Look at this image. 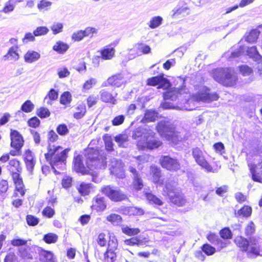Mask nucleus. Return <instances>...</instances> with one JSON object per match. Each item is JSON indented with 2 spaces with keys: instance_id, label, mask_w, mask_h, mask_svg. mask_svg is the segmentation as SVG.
Segmentation results:
<instances>
[{
  "instance_id": "nucleus-1",
  "label": "nucleus",
  "mask_w": 262,
  "mask_h": 262,
  "mask_svg": "<svg viewBox=\"0 0 262 262\" xmlns=\"http://www.w3.org/2000/svg\"><path fill=\"white\" fill-rule=\"evenodd\" d=\"M186 77L178 76L174 79V87H171L170 81L165 77V74L161 72L158 75L149 77L146 79V84L148 86H157L158 89L166 90L163 94L164 100H176L179 96L189 94L186 85Z\"/></svg>"
},
{
  "instance_id": "nucleus-2",
  "label": "nucleus",
  "mask_w": 262,
  "mask_h": 262,
  "mask_svg": "<svg viewBox=\"0 0 262 262\" xmlns=\"http://www.w3.org/2000/svg\"><path fill=\"white\" fill-rule=\"evenodd\" d=\"M58 135L53 129L47 133V151L45 158L52 169L60 168L66 165L68 154L70 150L69 148L63 149L60 145L52 144L59 139Z\"/></svg>"
},
{
  "instance_id": "nucleus-3",
  "label": "nucleus",
  "mask_w": 262,
  "mask_h": 262,
  "mask_svg": "<svg viewBox=\"0 0 262 262\" xmlns=\"http://www.w3.org/2000/svg\"><path fill=\"white\" fill-rule=\"evenodd\" d=\"M7 169L15 186L12 196H18V192L23 196L25 194L26 189L21 176L23 168L20 161L15 158L10 160L7 165Z\"/></svg>"
},
{
  "instance_id": "nucleus-4",
  "label": "nucleus",
  "mask_w": 262,
  "mask_h": 262,
  "mask_svg": "<svg viewBox=\"0 0 262 262\" xmlns=\"http://www.w3.org/2000/svg\"><path fill=\"white\" fill-rule=\"evenodd\" d=\"M83 155L85 158L86 167L89 169L105 168L107 164L105 154L97 147L88 146L83 149Z\"/></svg>"
},
{
  "instance_id": "nucleus-5",
  "label": "nucleus",
  "mask_w": 262,
  "mask_h": 262,
  "mask_svg": "<svg viewBox=\"0 0 262 262\" xmlns=\"http://www.w3.org/2000/svg\"><path fill=\"white\" fill-rule=\"evenodd\" d=\"M234 74V71L229 68L217 70L213 72V78L225 86L232 87L236 85L237 81V77Z\"/></svg>"
},
{
  "instance_id": "nucleus-6",
  "label": "nucleus",
  "mask_w": 262,
  "mask_h": 262,
  "mask_svg": "<svg viewBox=\"0 0 262 262\" xmlns=\"http://www.w3.org/2000/svg\"><path fill=\"white\" fill-rule=\"evenodd\" d=\"M100 192L114 202H122L128 199L126 193L119 187L111 185L102 186L100 189Z\"/></svg>"
},
{
  "instance_id": "nucleus-7",
  "label": "nucleus",
  "mask_w": 262,
  "mask_h": 262,
  "mask_svg": "<svg viewBox=\"0 0 262 262\" xmlns=\"http://www.w3.org/2000/svg\"><path fill=\"white\" fill-rule=\"evenodd\" d=\"M156 130L160 135L172 142L178 140L180 137V133L176 129L175 126L172 125H167L164 121L157 123Z\"/></svg>"
},
{
  "instance_id": "nucleus-8",
  "label": "nucleus",
  "mask_w": 262,
  "mask_h": 262,
  "mask_svg": "<svg viewBox=\"0 0 262 262\" xmlns=\"http://www.w3.org/2000/svg\"><path fill=\"white\" fill-rule=\"evenodd\" d=\"M192 155L197 164L207 172H214L216 170L209 163L206 159L203 151L200 148L195 147L192 148Z\"/></svg>"
},
{
  "instance_id": "nucleus-9",
  "label": "nucleus",
  "mask_w": 262,
  "mask_h": 262,
  "mask_svg": "<svg viewBox=\"0 0 262 262\" xmlns=\"http://www.w3.org/2000/svg\"><path fill=\"white\" fill-rule=\"evenodd\" d=\"M159 164L163 168L170 172L178 171L181 167L179 160L169 156H161Z\"/></svg>"
},
{
  "instance_id": "nucleus-10",
  "label": "nucleus",
  "mask_w": 262,
  "mask_h": 262,
  "mask_svg": "<svg viewBox=\"0 0 262 262\" xmlns=\"http://www.w3.org/2000/svg\"><path fill=\"white\" fill-rule=\"evenodd\" d=\"M118 247L116 239H110L108 241L107 247L103 254V262H117V254L115 250Z\"/></svg>"
},
{
  "instance_id": "nucleus-11",
  "label": "nucleus",
  "mask_w": 262,
  "mask_h": 262,
  "mask_svg": "<svg viewBox=\"0 0 262 262\" xmlns=\"http://www.w3.org/2000/svg\"><path fill=\"white\" fill-rule=\"evenodd\" d=\"M99 94L100 99L103 102L113 105L117 103L116 97L118 94L113 89L104 87L100 91Z\"/></svg>"
},
{
  "instance_id": "nucleus-12",
  "label": "nucleus",
  "mask_w": 262,
  "mask_h": 262,
  "mask_svg": "<svg viewBox=\"0 0 262 262\" xmlns=\"http://www.w3.org/2000/svg\"><path fill=\"white\" fill-rule=\"evenodd\" d=\"M125 83V78L121 73L114 74L108 77L106 81L102 84V87L110 85L115 88H119Z\"/></svg>"
},
{
  "instance_id": "nucleus-13",
  "label": "nucleus",
  "mask_w": 262,
  "mask_h": 262,
  "mask_svg": "<svg viewBox=\"0 0 262 262\" xmlns=\"http://www.w3.org/2000/svg\"><path fill=\"white\" fill-rule=\"evenodd\" d=\"M119 41L115 40L110 44L104 47L100 50L99 51L100 56L103 60H111L113 58L115 53V48L118 44ZM99 58V56H97Z\"/></svg>"
},
{
  "instance_id": "nucleus-14",
  "label": "nucleus",
  "mask_w": 262,
  "mask_h": 262,
  "mask_svg": "<svg viewBox=\"0 0 262 262\" xmlns=\"http://www.w3.org/2000/svg\"><path fill=\"white\" fill-rule=\"evenodd\" d=\"M90 207L92 210L97 212L104 211L107 207L105 199L100 194H97L93 198Z\"/></svg>"
},
{
  "instance_id": "nucleus-15",
  "label": "nucleus",
  "mask_w": 262,
  "mask_h": 262,
  "mask_svg": "<svg viewBox=\"0 0 262 262\" xmlns=\"http://www.w3.org/2000/svg\"><path fill=\"white\" fill-rule=\"evenodd\" d=\"M73 169L77 173H80L82 175L90 174V170L92 169H89L86 165H84L82 156L80 155H78L74 157L73 160Z\"/></svg>"
},
{
  "instance_id": "nucleus-16",
  "label": "nucleus",
  "mask_w": 262,
  "mask_h": 262,
  "mask_svg": "<svg viewBox=\"0 0 262 262\" xmlns=\"http://www.w3.org/2000/svg\"><path fill=\"white\" fill-rule=\"evenodd\" d=\"M149 174L152 182L157 186H161L164 183V179L162 178V170L157 165H152L149 167Z\"/></svg>"
},
{
  "instance_id": "nucleus-17",
  "label": "nucleus",
  "mask_w": 262,
  "mask_h": 262,
  "mask_svg": "<svg viewBox=\"0 0 262 262\" xmlns=\"http://www.w3.org/2000/svg\"><path fill=\"white\" fill-rule=\"evenodd\" d=\"M10 146L22 148L24 145V140L23 136L18 131L15 129H10Z\"/></svg>"
},
{
  "instance_id": "nucleus-18",
  "label": "nucleus",
  "mask_w": 262,
  "mask_h": 262,
  "mask_svg": "<svg viewBox=\"0 0 262 262\" xmlns=\"http://www.w3.org/2000/svg\"><path fill=\"white\" fill-rule=\"evenodd\" d=\"M250 172L251 174L252 180L256 182H262V168L259 166V162L257 164L251 163L248 165Z\"/></svg>"
},
{
  "instance_id": "nucleus-19",
  "label": "nucleus",
  "mask_w": 262,
  "mask_h": 262,
  "mask_svg": "<svg viewBox=\"0 0 262 262\" xmlns=\"http://www.w3.org/2000/svg\"><path fill=\"white\" fill-rule=\"evenodd\" d=\"M23 159L27 169L32 171L35 166L36 160L33 153L31 150L27 149L25 151Z\"/></svg>"
},
{
  "instance_id": "nucleus-20",
  "label": "nucleus",
  "mask_w": 262,
  "mask_h": 262,
  "mask_svg": "<svg viewBox=\"0 0 262 262\" xmlns=\"http://www.w3.org/2000/svg\"><path fill=\"white\" fill-rule=\"evenodd\" d=\"M18 45H15L10 47L7 53L3 56L4 60L17 61L19 58V54L18 52Z\"/></svg>"
},
{
  "instance_id": "nucleus-21",
  "label": "nucleus",
  "mask_w": 262,
  "mask_h": 262,
  "mask_svg": "<svg viewBox=\"0 0 262 262\" xmlns=\"http://www.w3.org/2000/svg\"><path fill=\"white\" fill-rule=\"evenodd\" d=\"M206 238L211 243L218 245L219 250L227 247V243L221 239L215 233L210 232Z\"/></svg>"
},
{
  "instance_id": "nucleus-22",
  "label": "nucleus",
  "mask_w": 262,
  "mask_h": 262,
  "mask_svg": "<svg viewBox=\"0 0 262 262\" xmlns=\"http://www.w3.org/2000/svg\"><path fill=\"white\" fill-rule=\"evenodd\" d=\"M250 246V249L245 251L248 258H253L260 255V246L255 239L251 243Z\"/></svg>"
},
{
  "instance_id": "nucleus-23",
  "label": "nucleus",
  "mask_w": 262,
  "mask_h": 262,
  "mask_svg": "<svg viewBox=\"0 0 262 262\" xmlns=\"http://www.w3.org/2000/svg\"><path fill=\"white\" fill-rule=\"evenodd\" d=\"M162 144V142L160 140L151 137L150 138H146L145 145L142 146L141 148L142 149L147 148L152 150L158 148Z\"/></svg>"
},
{
  "instance_id": "nucleus-24",
  "label": "nucleus",
  "mask_w": 262,
  "mask_h": 262,
  "mask_svg": "<svg viewBox=\"0 0 262 262\" xmlns=\"http://www.w3.org/2000/svg\"><path fill=\"white\" fill-rule=\"evenodd\" d=\"M234 242L243 252L247 251L250 246L249 241L242 236H237L234 239Z\"/></svg>"
},
{
  "instance_id": "nucleus-25",
  "label": "nucleus",
  "mask_w": 262,
  "mask_h": 262,
  "mask_svg": "<svg viewBox=\"0 0 262 262\" xmlns=\"http://www.w3.org/2000/svg\"><path fill=\"white\" fill-rule=\"evenodd\" d=\"M93 185L91 183L81 182L78 186L76 187L78 192L82 196L89 195L92 192Z\"/></svg>"
},
{
  "instance_id": "nucleus-26",
  "label": "nucleus",
  "mask_w": 262,
  "mask_h": 262,
  "mask_svg": "<svg viewBox=\"0 0 262 262\" xmlns=\"http://www.w3.org/2000/svg\"><path fill=\"white\" fill-rule=\"evenodd\" d=\"M169 199L171 203L179 207L184 206L186 203L183 195L179 192H176L173 195L169 196Z\"/></svg>"
},
{
  "instance_id": "nucleus-27",
  "label": "nucleus",
  "mask_w": 262,
  "mask_h": 262,
  "mask_svg": "<svg viewBox=\"0 0 262 262\" xmlns=\"http://www.w3.org/2000/svg\"><path fill=\"white\" fill-rule=\"evenodd\" d=\"M111 173L114 174L116 178L123 179L125 177L124 170L123 167L119 164L112 165L110 168Z\"/></svg>"
},
{
  "instance_id": "nucleus-28",
  "label": "nucleus",
  "mask_w": 262,
  "mask_h": 262,
  "mask_svg": "<svg viewBox=\"0 0 262 262\" xmlns=\"http://www.w3.org/2000/svg\"><path fill=\"white\" fill-rule=\"evenodd\" d=\"M145 196L148 203L150 204L160 206L163 205L164 204L162 199L158 198L157 195L151 192H146L145 193Z\"/></svg>"
},
{
  "instance_id": "nucleus-29",
  "label": "nucleus",
  "mask_w": 262,
  "mask_h": 262,
  "mask_svg": "<svg viewBox=\"0 0 262 262\" xmlns=\"http://www.w3.org/2000/svg\"><path fill=\"white\" fill-rule=\"evenodd\" d=\"M69 48V46L67 43L61 41H57L53 46V50L58 54H62L66 53Z\"/></svg>"
},
{
  "instance_id": "nucleus-30",
  "label": "nucleus",
  "mask_w": 262,
  "mask_h": 262,
  "mask_svg": "<svg viewBox=\"0 0 262 262\" xmlns=\"http://www.w3.org/2000/svg\"><path fill=\"white\" fill-rule=\"evenodd\" d=\"M40 57V54L34 51H28L24 55V60L27 63H32L37 60Z\"/></svg>"
},
{
  "instance_id": "nucleus-31",
  "label": "nucleus",
  "mask_w": 262,
  "mask_h": 262,
  "mask_svg": "<svg viewBox=\"0 0 262 262\" xmlns=\"http://www.w3.org/2000/svg\"><path fill=\"white\" fill-rule=\"evenodd\" d=\"M134 48L137 53L140 54H147L151 52V48L149 46L145 45L142 42H138L134 45Z\"/></svg>"
},
{
  "instance_id": "nucleus-32",
  "label": "nucleus",
  "mask_w": 262,
  "mask_h": 262,
  "mask_svg": "<svg viewBox=\"0 0 262 262\" xmlns=\"http://www.w3.org/2000/svg\"><path fill=\"white\" fill-rule=\"evenodd\" d=\"M58 93L54 89H51L44 98V101L48 105H52V102L57 99Z\"/></svg>"
},
{
  "instance_id": "nucleus-33",
  "label": "nucleus",
  "mask_w": 262,
  "mask_h": 262,
  "mask_svg": "<svg viewBox=\"0 0 262 262\" xmlns=\"http://www.w3.org/2000/svg\"><path fill=\"white\" fill-rule=\"evenodd\" d=\"M260 32L257 29H252L245 37V40L250 43L255 42L259 35Z\"/></svg>"
},
{
  "instance_id": "nucleus-34",
  "label": "nucleus",
  "mask_w": 262,
  "mask_h": 262,
  "mask_svg": "<svg viewBox=\"0 0 262 262\" xmlns=\"http://www.w3.org/2000/svg\"><path fill=\"white\" fill-rule=\"evenodd\" d=\"M158 113L152 110H148L145 111L143 120L146 122H155L158 118Z\"/></svg>"
},
{
  "instance_id": "nucleus-35",
  "label": "nucleus",
  "mask_w": 262,
  "mask_h": 262,
  "mask_svg": "<svg viewBox=\"0 0 262 262\" xmlns=\"http://www.w3.org/2000/svg\"><path fill=\"white\" fill-rule=\"evenodd\" d=\"M76 112L73 114V117L76 119L82 118L86 113V107L83 103L77 105L76 107Z\"/></svg>"
},
{
  "instance_id": "nucleus-36",
  "label": "nucleus",
  "mask_w": 262,
  "mask_h": 262,
  "mask_svg": "<svg viewBox=\"0 0 262 262\" xmlns=\"http://www.w3.org/2000/svg\"><path fill=\"white\" fill-rule=\"evenodd\" d=\"M252 211L251 206L245 205L237 211V214L239 216L247 218L251 215Z\"/></svg>"
},
{
  "instance_id": "nucleus-37",
  "label": "nucleus",
  "mask_w": 262,
  "mask_h": 262,
  "mask_svg": "<svg viewBox=\"0 0 262 262\" xmlns=\"http://www.w3.org/2000/svg\"><path fill=\"white\" fill-rule=\"evenodd\" d=\"M52 5V3L48 0H39L37 4V8L39 11H47L49 10Z\"/></svg>"
},
{
  "instance_id": "nucleus-38",
  "label": "nucleus",
  "mask_w": 262,
  "mask_h": 262,
  "mask_svg": "<svg viewBox=\"0 0 262 262\" xmlns=\"http://www.w3.org/2000/svg\"><path fill=\"white\" fill-rule=\"evenodd\" d=\"M72 101V95L68 91L64 92L60 97L59 102L61 104L67 106Z\"/></svg>"
},
{
  "instance_id": "nucleus-39",
  "label": "nucleus",
  "mask_w": 262,
  "mask_h": 262,
  "mask_svg": "<svg viewBox=\"0 0 262 262\" xmlns=\"http://www.w3.org/2000/svg\"><path fill=\"white\" fill-rule=\"evenodd\" d=\"M246 52L247 55L254 60L259 59L261 58L257 47L255 46L248 48Z\"/></svg>"
},
{
  "instance_id": "nucleus-40",
  "label": "nucleus",
  "mask_w": 262,
  "mask_h": 262,
  "mask_svg": "<svg viewBox=\"0 0 262 262\" xmlns=\"http://www.w3.org/2000/svg\"><path fill=\"white\" fill-rule=\"evenodd\" d=\"M121 231L122 233L128 236H135L140 232V229L139 228H130L127 226L123 227Z\"/></svg>"
},
{
  "instance_id": "nucleus-41",
  "label": "nucleus",
  "mask_w": 262,
  "mask_h": 262,
  "mask_svg": "<svg viewBox=\"0 0 262 262\" xmlns=\"http://www.w3.org/2000/svg\"><path fill=\"white\" fill-rule=\"evenodd\" d=\"M220 237L224 240H229L232 238L233 234L229 227H225L219 231Z\"/></svg>"
},
{
  "instance_id": "nucleus-42",
  "label": "nucleus",
  "mask_w": 262,
  "mask_h": 262,
  "mask_svg": "<svg viewBox=\"0 0 262 262\" xmlns=\"http://www.w3.org/2000/svg\"><path fill=\"white\" fill-rule=\"evenodd\" d=\"M175 190L176 188L172 184L169 182L166 183L162 190L163 195L169 198L171 193L174 194L176 192Z\"/></svg>"
},
{
  "instance_id": "nucleus-43",
  "label": "nucleus",
  "mask_w": 262,
  "mask_h": 262,
  "mask_svg": "<svg viewBox=\"0 0 262 262\" xmlns=\"http://www.w3.org/2000/svg\"><path fill=\"white\" fill-rule=\"evenodd\" d=\"M106 220L113 225H118L122 221V217L119 214L111 213L106 216Z\"/></svg>"
},
{
  "instance_id": "nucleus-44",
  "label": "nucleus",
  "mask_w": 262,
  "mask_h": 262,
  "mask_svg": "<svg viewBox=\"0 0 262 262\" xmlns=\"http://www.w3.org/2000/svg\"><path fill=\"white\" fill-rule=\"evenodd\" d=\"M58 238V235L54 233L45 234L42 238L43 241L48 244L55 243Z\"/></svg>"
},
{
  "instance_id": "nucleus-45",
  "label": "nucleus",
  "mask_w": 262,
  "mask_h": 262,
  "mask_svg": "<svg viewBox=\"0 0 262 262\" xmlns=\"http://www.w3.org/2000/svg\"><path fill=\"white\" fill-rule=\"evenodd\" d=\"M202 251L207 256H211L216 252L215 248L208 243L204 244L201 247Z\"/></svg>"
},
{
  "instance_id": "nucleus-46",
  "label": "nucleus",
  "mask_w": 262,
  "mask_h": 262,
  "mask_svg": "<svg viewBox=\"0 0 262 262\" xmlns=\"http://www.w3.org/2000/svg\"><path fill=\"white\" fill-rule=\"evenodd\" d=\"M162 21L163 18L160 16L152 17L149 22L148 26L151 29H155L162 24Z\"/></svg>"
},
{
  "instance_id": "nucleus-47",
  "label": "nucleus",
  "mask_w": 262,
  "mask_h": 262,
  "mask_svg": "<svg viewBox=\"0 0 262 262\" xmlns=\"http://www.w3.org/2000/svg\"><path fill=\"white\" fill-rule=\"evenodd\" d=\"M34 108V105L30 100L25 101L21 105L20 110L26 113L31 112Z\"/></svg>"
},
{
  "instance_id": "nucleus-48",
  "label": "nucleus",
  "mask_w": 262,
  "mask_h": 262,
  "mask_svg": "<svg viewBox=\"0 0 262 262\" xmlns=\"http://www.w3.org/2000/svg\"><path fill=\"white\" fill-rule=\"evenodd\" d=\"M36 114L41 119L48 118L51 115V113L49 110L43 106L38 108L36 110Z\"/></svg>"
},
{
  "instance_id": "nucleus-49",
  "label": "nucleus",
  "mask_w": 262,
  "mask_h": 262,
  "mask_svg": "<svg viewBox=\"0 0 262 262\" xmlns=\"http://www.w3.org/2000/svg\"><path fill=\"white\" fill-rule=\"evenodd\" d=\"M143 241L138 236H133L129 238L124 240V244L129 246H134L135 245H141Z\"/></svg>"
},
{
  "instance_id": "nucleus-50",
  "label": "nucleus",
  "mask_w": 262,
  "mask_h": 262,
  "mask_svg": "<svg viewBox=\"0 0 262 262\" xmlns=\"http://www.w3.org/2000/svg\"><path fill=\"white\" fill-rule=\"evenodd\" d=\"M103 139L104 142V145L105 149L108 151H112L114 150V144L111 136L107 134L104 135L103 136Z\"/></svg>"
},
{
  "instance_id": "nucleus-51",
  "label": "nucleus",
  "mask_w": 262,
  "mask_h": 262,
  "mask_svg": "<svg viewBox=\"0 0 262 262\" xmlns=\"http://www.w3.org/2000/svg\"><path fill=\"white\" fill-rule=\"evenodd\" d=\"M56 132L59 135L64 136L69 133V129L65 123H61L57 125Z\"/></svg>"
},
{
  "instance_id": "nucleus-52",
  "label": "nucleus",
  "mask_w": 262,
  "mask_h": 262,
  "mask_svg": "<svg viewBox=\"0 0 262 262\" xmlns=\"http://www.w3.org/2000/svg\"><path fill=\"white\" fill-rule=\"evenodd\" d=\"M41 213L44 217L51 219L55 215V211L54 208L50 206H47L43 209Z\"/></svg>"
},
{
  "instance_id": "nucleus-53",
  "label": "nucleus",
  "mask_w": 262,
  "mask_h": 262,
  "mask_svg": "<svg viewBox=\"0 0 262 262\" xmlns=\"http://www.w3.org/2000/svg\"><path fill=\"white\" fill-rule=\"evenodd\" d=\"M206 92H198L191 96V98L197 102L202 101L206 102Z\"/></svg>"
},
{
  "instance_id": "nucleus-54",
  "label": "nucleus",
  "mask_w": 262,
  "mask_h": 262,
  "mask_svg": "<svg viewBox=\"0 0 262 262\" xmlns=\"http://www.w3.org/2000/svg\"><path fill=\"white\" fill-rule=\"evenodd\" d=\"M240 73L244 76H249L253 73L252 69L246 64H242L238 66Z\"/></svg>"
},
{
  "instance_id": "nucleus-55",
  "label": "nucleus",
  "mask_w": 262,
  "mask_h": 262,
  "mask_svg": "<svg viewBox=\"0 0 262 262\" xmlns=\"http://www.w3.org/2000/svg\"><path fill=\"white\" fill-rule=\"evenodd\" d=\"M26 222L30 226H35L38 225L39 220L38 217L31 215L28 214L26 217Z\"/></svg>"
},
{
  "instance_id": "nucleus-56",
  "label": "nucleus",
  "mask_w": 262,
  "mask_h": 262,
  "mask_svg": "<svg viewBox=\"0 0 262 262\" xmlns=\"http://www.w3.org/2000/svg\"><path fill=\"white\" fill-rule=\"evenodd\" d=\"M126 211L129 215H138L143 214L142 209L134 206L127 207Z\"/></svg>"
},
{
  "instance_id": "nucleus-57",
  "label": "nucleus",
  "mask_w": 262,
  "mask_h": 262,
  "mask_svg": "<svg viewBox=\"0 0 262 262\" xmlns=\"http://www.w3.org/2000/svg\"><path fill=\"white\" fill-rule=\"evenodd\" d=\"M245 234L249 236L253 234L255 232V225L252 221L248 223L245 229Z\"/></svg>"
},
{
  "instance_id": "nucleus-58",
  "label": "nucleus",
  "mask_w": 262,
  "mask_h": 262,
  "mask_svg": "<svg viewBox=\"0 0 262 262\" xmlns=\"http://www.w3.org/2000/svg\"><path fill=\"white\" fill-rule=\"evenodd\" d=\"M96 241L100 247H105L107 242L106 234L103 232L100 233L98 235Z\"/></svg>"
},
{
  "instance_id": "nucleus-59",
  "label": "nucleus",
  "mask_w": 262,
  "mask_h": 262,
  "mask_svg": "<svg viewBox=\"0 0 262 262\" xmlns=\"http://www.w3.org/2000/svg\"><path fill=\"white\" fill-rule=\"evenodd\" d=\"M27 123L29 127L36 128L40 125V121L37 117L34 116L30 118Z\"/></svg>"
},
{
  "instance_id": "nucleus-60",
  "label": "nucleus",
  "mask_w": 262,
  "mask_h": 262,
  "mask_svg": "<svg viewBox=\"0 0 262 262\" xmlns=\"http://www.w3.org/2000/svg\"><path fill=\"white\" fill-rule=\"evenodd\" d=\"M133 185L134 188L137 190H139L141 189L143 186V181L141 178L139 176L134 177Z\"/></svg>"
},
{
  "instance_id": "nucleus-61",
  "label": "nucleus",
  "mask_w": 262,
  "mask_h": 262,
  "mask_svg": "<svg viewBox=\"0 0 262 262\" xmlns=\"http://www.w3.org/2000/svg\"><path fill=\"white\" fill-rule=\"evenodd\" d=\"M41 255L45 259V262H54V254L51 251L42 250Z\"/></svg>"
},
{
  "instance_id": "nucleus-62",
  "label": "nucleus",
  "mask_w": 262,
  "mask_h": 262,
  "mask_svg": "<svg viewBox=\"0 0 262 262\" xmlns=\"http://www.w3.org/2000/svg\"><path fill=\"white\" fill-rule=\"evenodd\" d=\"M49 31L47 27L45 26H40L37 27L36 29L34 30L33 34L36 36L43 35L47 34Z\"/></svg>"
},
{
  "instance_id": "nucleus-63",
  "label": "nucleus",
  "mask_w": 262,
  "mask_h": 262,
  "mask_svg": "<svg viewBox=\"0 0 262 262\" xmlns=\"http://www.w3.org/2000/svg\"><path fill=\"white\" fill-rule=\"evenodd\" d=\"M188 8L187 7H180L177 9L173 13L172 16L174 18H178L180 16H184L185 14H187V11Z\"/></svg>"
},
{
  "instance_id": "nucleus-64",
  "label": "nucleus",
  "mask_w": 262,
  "mask_h": 262,
  "mask_svg": "<svg viewBox=\"0 0 262 262\" xmlns=\"http://www.w3.org/2000/svg\"><path fill=\"white\" fill-rule=\"evenodd\" d=\"M84 36L92 38L93 37L94 34L97 33V30L95 28L88 27L82 30Z\"/></svg>"
}]
</instances>
